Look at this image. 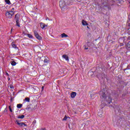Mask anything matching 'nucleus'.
<instances>
[{
	"label": "nucleus",
	"instance_id": "1",
	"mask_svg": "<svg viewBox=\"0 0 130 130\" xmlns=\"http://www.w3.org/2000/svg\"><path fill=\"white\" fill-rule=\"evenodd\" d=\"M15 14V11H10L6 13V16L8 19H12L13 15Z\"/></svg>",
	"mask_w": 130,
	"mask_h": 130
},
{
	"label": "nucleus",
	"instance_id": "2",
	"mask_svg": "<svg viewBox=\"0 0 130 130\" xmlns=\"http://www.w3.org/2000/svg\"><path fill=\"white\" fill-rule=\"evenodd\" d=\"M34 35L35 37L38 39V40H42V37L39 35L37 31L34 30Z\"/></svg>",
	"mask_w": 130,
	"mask_h": 130
},
{
	"label": "nucleus",
	"instance_id": "3",
	"mask_svg": "<svg viewBox=\"0 0 130 130\" xmlns=\"http://www.w3.org/2000/svg\"><path fill=\"white\" fill-rule=\"evenodd\" d=\"M20 18H21V15H20V14L17 13V14L15 15V19L16 21H20Z\"/></svg>",
	"mask_w": 130,
	"mask_h": 130
},
{
	"label": "nucleus",
	"instance_id": "4",
	"mask_svg": "<svg viewBox=\"0 0 130 130\" xmlns=\"http://www.w3.org/2000/svg\"><path fill=\"white\" fill-rule=\"evenodd\" d=\"M76 96H77V92L73 91L71 93V98H75Z\"/></svg>",
	"mask_w": 130,
	"mask_h": 130
},
{
	"label": "nucleus",
	"instance_id": "5",
	"mask_svg": "<svg viewBox=\"0 0 130 130\" xmlns=\"http://www.w3.org/2000/svg\"><path fill=\"white\" fill-rule=\"evenodd\" d=\"M40 25H41V27L42 28V29H44V28H45V27H47V25L46 24H45V23H44L41 22Z\"/></svg>",
	"mask_w": 130,
	"mask_h": 130
},
{
	"label": "nucleus",
	"instance_id": "6",
	"mask_svg": "<svg viewBox=\"0 0 130 130\" xmlns=\"http://www.w3.org/2000/svg\"><path fill=\"white\" fill-rule=\"evenodd\" d=\"M63 58H64L66 60L69 61V56H68V55L67 54H64L62 55Z\"/></svg>",
	"mask_w": 130,
	"mask_h": 130
},
{
	"label": "nucleus",
	"instance_id": "7",
	"mask_svg": "<svg viewBox=\"0 0 130 130\" xmlns=\"http://www.w3.org/2000/svg\"><path fill=\"white\" fill-rule=\"evenodd\" d=\"M82 23L83 26H88V23L85 20H83Z\"/></svg>",
	"mask_w": 130,
	"mask_h": 130
},
{
	"label": "nucleus",
	"instance_id": "8",
	"mask_svg": "<svg viewBox=\"0 0 130 130\" xmlns=\"http://www.w3.org/2000/svg\"><path fill=\"white\" fill-rule=\"evenodd\" d=\"M11 45L13 48H16L17 47V45H16V43L15 42H13Z\"/></svg>",
	"mask_w": 130,
	"mask_h": 130
},
{
	"label": "nucleus",
	"instance_id": "9",
	"mask_svg": "<svg viewBox=\"0 0 130 130\" xmlns=\"http://www.w3.org/2000/svg\"><path fill=\"white\" fill-rule=\"evenodd\" d=\"M62 38H64L68 37V35L64 33H63L61 35Z\"/></svg>",
	"mask_w": 130,
	"mask_h": 130
},
{
	"label": "nucleus",
	"instance_id": "10",
	"mask_svg": "<svg viewBox=\"0 0 130 130\" xmlns=\"http://www.w3.org/2000/svg\"><path fill=\"white\" fill-rule=\"evenodd\" d=\"M24 101H26V102H30V98H25L24 100Z\"/></svg>",
	"mask_w": 130,
	"mask_h": 130
},
{
	"label": "nucleus",
	"instance_id": "11",
	"mask_svg": "<svg viewBox=\"0 0 130 130\" xmlns=\"http://www.w3.org/2000/svg\"><path fill=\"white\" fill-rule=\"evenodd\" d=\"M16 25L17 26V27H20V20L16 21Z\"/></svg>",
	"mask_w": 130,
	"mask_h": 130
},
{
	"label": "nucleus",
	"instance_id": "12",
	"mask_svg": "<svg viewBox=\"0 0 130 130\" xmlns=\"http://www.w3.org/2000/svg\"><path fill=\"white\" fill-rule=\"evenodd\" d=\"M5 3H6V4H7V5H11V1H10V0H5Z\"/></svg>",
	"mask_w": 130,
	"mask_h": 130
},
{
	"label": "nucleus",
	"instance_id": "13",
	"mask_svg": "<svg viewBox=\"0 0 130 130\" xmlns=\"http://www.w3.org/2000/svg\"><path fill=\"white\" fill-rule=\"evenodd\" d=\"M22 106H23V105L21 104H19L17 105V108H22Z\"/></svg>",
	"mask_w": 130,
	"mask_h": 130
},
{
	"label": "nucleus",
	"instance_id": "14",
	"mask_svg": "<svg viewBox=\"0 0 130 130\" xmlns=\"http://www.w3.org/2000/svg\"><path fill=\"white\" fill-rule=\"evenodd\" d=\"M27 37L29 38H30V39H33V36H32V35L31 34H27Z\"/></svg>",
	"mask_w": 130,
	"mask_h": 130
},
{
	"label": "nucleus",
	"instance_id": "15",
	"mask_svg": "<svg viewBox=\"0 0 130 130\" xmlns=\"http://www.w3.org/2000/svg\"><path fill=\"white\" fill-rule=\"evenodd\" d=\"M11 64H12V66H16V64H17V63L16 62V61H13L11 62Z\"/></svg>",
	"mask_w": 130,
	"mask_h": 130
},
{
	"label": "nucleus",
	"instance_id": "16",
	"mask_svg": "<svg viewBox=\"0 0 130 130\" xmlns=\"http://www.w3.org/2000/svg\"><path fill=\"white\" fill-rule=\"evenodd\" d=\"M68 118H70V117H67V116H65L62 119L63 121L67 120Z\"/></svg>",
	"mask_w": 130,
	"mask_h": 130
},
{
	"label": "nucleus",
	"instance_id": "17",
	"mask_svg": "<svg viewBox=\"0 0 130 130\" xmlns=\"http://www.w3.org/2000/svg\"><path fill=\"white\" fill-rule=\"evenodd\" d=\"M22 123H23V122H17V124L18 125H20V126H22Z\"/></svg>",
	"mask_w": 130,
	"mask_h": 130
},
{
	"label": "nucleus",
	"instance_id": "18",
	"mask_svg": "<svg viewBox=\"0 0 130 130\" xmlns=\"http://www.w3.org/2000/svg\"><path fill=\"white\" fill-rule=\"evenodd\" d=\"M24 117H25V116H24V115H22L19 116L18 117V118L23 119V118H24Z\"/></svg>",
	"mask_w": 130,
	"mask_h": 130
},
{
	"label": "nucleus",
	"instance_id": "19",
	"mask_svg": "<svg viewBox=\"0 0 130 130\" xmlns=\"http://www.w3.org/2000/svg\"><path fill=\"white\" fill-rule=\"evenodd\" d=\"M9 109L10 112H13V110H12V107H11V106H9Z\"/></svg>",
	"mask_w": 130,
	"mask_h": 130
},
{
	"label": "nucleus",
	"instance_id": "20",
	"mask_svg": "<svg viewBox=\"0 0 130 130\" xmlns=\"http://www.w3.org/2000/svg\"><path fill=\"white\" fill-rule=\"evenodd\" d=\"M102 97L103 98H106V96L105 95V93H103L102 95Z\"/></svg>",
	"mask_w": 130,
	"mask_h": 130
},
{
	"label": "nucleus",
	"instance_id": "21",
	"mask_svg": "<svg viewBox=\"0 0 130 130\" xmlns=\"http://www.w3.org/2000/svg\"><path fill=\"white\" fill-rule=\"evenodd\" d=\"M27 126V124H25V123L24 122H22V126Z\"/></svg>",
	"mask_w": 130,
	"mask_h": 130
},
{
	"label": "nucleus",
	"instance_id": "22",
	"mask_svg": "<svg viewBox=\"0 0 130 130\" xmlns=\"http://www.w3.org/2000/svg\"><path fill=\"white\" fill-rule=\"evenodd\" d=\"M109 103H110V102H111V99L110 98H109Z\"/></svg>",
	"mask_w": 130,
	"mask_h": 130
},
{
	"label": "nucleus",
	"instance_id": "23",
	"mask_svg": "<svg viewBox=\"0 0 130 130\" xmlns=\"http://www.w3.org/2000/svg\"><path fill=\"white\" fill-rule=\"evenodd\" d=\"M11 11H12L13 12H15V8H13Z\"/></svg>",
	"mask_w": 130,
	"mask_h": 130
},
{
	"label": "nucleus",
	"instance_id": "24",
	"mask_svg": "<svg viewBox=\"0 0 130 130\" xmlns=\"http://www.w3.org/2000/svg\"><path fill=\"white\" fill-rule=\"evenodd\" d=\"M41 130H46V129L45 128H41Z\"/></svg>",
	"mask_w": 130,
	"mask_h": 130
},
{
	"label": "nucleus",
	"instance_id": "25",
	"mask_svg": "<svg viewBox=\"0 0 130 130\" xmlns=\"http://www.w3.org/2000/svg\"><path fill=\"white\" fill-rule=\"evenodd\" d=\"M45 62H48V61H47V59L45 60Z\"/></svg>",
	"mask_w": 130,
	"mask_h": 130
},
{
	"label": "nucleus",
	"instance_id": "26",
	"mask_svg": "<svg viewBox=\"0 0 130 130\" xmlns=\"http://www.w3.org/2000/svg\"><path fill=\"white\" fill-rule=\"evenodd\" d=\"M6 75H7V76H8L9 77V73H6Z\"/></svg>",
	"mask_w": 130,
	"mask_h": 130
},
{
	"label": "nucleus",
	"instance_id": "27",
	"mask_svg": "<svg viewBox=\"0 0 130 130\" xmlns=\"http://www.w3.org/2000/svg\"><path fill=\"white\" fill-rule=\"evenodd\" d=\"M84 49H85V50H86L87 49H88V48L85 47V48H84Z\"/></svg>",
	"mask_w": 130,
	"mask_h": 130
},
{
	"label": "nucleus",
	"instance_id": "28",
	"mask_svg": "<svg viewBox=\"0 0 130 130\" xmlns=\"http://www.w3.org/2000/svg\"><path fill=\"white\" fill-rule=\"evenodd\" d=\"M44 87L43 86V87H42V89H44Z\"/></svg>",
	"mask_w": 130,
	"mask_h": 130
},
{
	"label": "nucleus",
	"instance_id": "29",
	"mask_svg": "<svg viewBox=\"0 0 130 130\" xmlns=\"http://www.w3.org/2000/svg\"><path fill=\"white\" fill-rule=\"evenodd\" d=\"M87 28H89V26H87Z\"/></svg>",
	"mask_w": 130,
	"mask_h": 130
},
{
	"label": "nucleus",
	"instance_id": "30",
	"mask_svg": "<svg viewBox=\"0 0 130 130\" xmlns=\"http://www.w3.org/2000/svg\"><path fill=\"white\" fill-rule=\"evenodd\" d=\"M9 81H10V78L8 79Z\"/></svg>",
	"mask_w": 130,
	"mask_h": 130
}]
</instances>
